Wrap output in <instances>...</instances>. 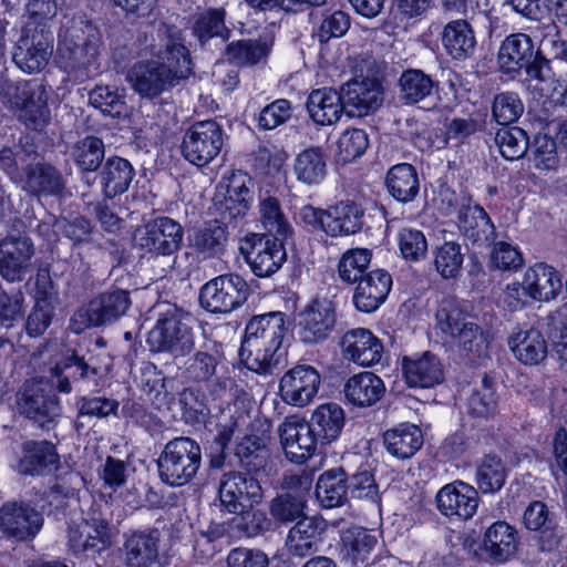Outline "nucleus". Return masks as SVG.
<instances>
[{
	"mask_svg": "<svg viewBox=\"0 0 567 567\" xmlns=\"http://www.w3.org/2000/svg\"><path fill=\"white\" fill-rule=\"evenodd\" d=\"M221 360L223 354L216 347L198 350L185 361L182 374L190 382L212 383V394L220 396L233 384L231 379L217 375Z\"/></svg>",
	"mask_w": 567,
	"mask_h": 567,
	"instance_id": "obj_20",
	"label": "nucleus"
},
{
	"mask_svg": "<svg viewBox=\"0 0 567 567\" xmlns=\"http://www.w3.org/2000/svg\"><path fill=\"white\" fill-rule=\"evenodd\" d=\"M52 48L50 31L44 28L24 29L17 42L13 61L24 72H39L48 64Z\"/></svg>",
	"mask_w": 567,
	"mask_h": 567,
	"instance_id": "obj_17",
	"label": "nucleus"
},
{
	"mask_svg": "<svg viewBox=\"0 0 567 567\" xmlns=\"http://www.w3.org/2000/svg\"><path fill=\"white\" fill-rule=\"evenodd\" d=\"M518 533L506 522L491 525L483 539V548L495 563H505L515 556L518 549Z\"/></svg>",
	"mask_w": 567,
	"mask_h": 567,
	"instance_id": "obj_38",
	"label": "nucleus"
},
{
	"mask_svg": "<svg viewBox=\"0 0 567 567\" xmlns=\"http://www.w3.org/2000/svg\"><path fill=\"white\" fill-rule=\"evenodd\" d=\"M69 548L74 555H95L111 546L109 523L93 512L79 525L70 526Z\"/></svg>",
	"mask_w": 567,
	"mask_h": 567,
	"instance_id": "obj_19",
	"label": "nucleus"
},
{
	"mask_svg": "<svg viewBox=\"0 0 567 567\" xmlns=\"http://www.w3.org/2000/svg\"><path fill=\"white\" fill-rule=\"evenodd\" d=\"M357 284L353 295L355 308L362 312H373L388 297L392 287V277L388 271L377 269L368 272Z\"/></svg>",
	"mask_w": 567,
	"mask_h": 567,
	"instance_id": "obj_31",
	"label": "nucleus"
},
{
	"mask_svg": "<svg viewBox=\"0 0 567 567\" xmlns=\"http://www.w3.org/2000/svg\"><path fill=\"white\" fill-rule=\"evenodd\" d=\"M202 466V447L189 436H176L163 447L157 458L158 476L172 487L189 484Z\"/></svg>",
	"mask_w": 567,
	"mask_h": 567,
	"instance_id": "obj_4",
	"label": "nucleus"
},
{
	"mask_svg": "<svg viewBox=\"0 0 567 567\" xmlns=\"http://www.w3.org/2000/svg\"><path fill=\"white\" fill-rule=\"evenodd\" d=\"M326 528L327 524L320 517H302L290 528L287 535V551L289 555L300 558L315 554L322 543Z\"/></svg>",
	"mask_w": 567,
	"mask_h": 567,
	"instance_id": "obj_29",
	"label": "nucleus"
},
{
	"mask_svg": "<svg viewBox=\"0 0 567 567\" xmlns=\"http://www.w3.org/2000/svg\"><path fill=\"white\" fill-rule=\"evenodd\" d=\"M0 100L29 127L37 128L49 120L45 87L38 80L16 83L9 79H1Z\"/></svg>",
	"mask_w": 567,
	"mask_h": 567,
	"instance_id": "obj_5",
	"label": "nucleus"
},
{
	"mask_svg": "<svg viewBox=\"0 0 567 567\" xmlns=\"http://www.w3.org/2000/svg\"><path fill=\"white\" fill-rule=\"evenodd\" d=\"M385 450L392 456L405 460L413 456L423 445V434L417 425L401 423L383 434Z\"/></svg>",
	"mask_w": 567,
	"mask_h": 567,
	"instance_id": "obj_45",
	"label": "nucleus"
},
{
	"mask_svg": "<svg viewBox=\"0 0 567 567\" xmlns=\"http://www.w3.org/2000/svg\"><path fill=\"white\" fill-rule=\"evenodd\" d=\"M102 365L93 354L79 355L73 352L55 363L50 370V382L54 389L64 394L78 391H91L100 385Z\"/></svg>",
	"mask_w": 567,
	"mask_h": 567,
	"instance_id": "obj_6",
	"label": "nucleus"
},
{
	"mask_svg": "<svg viewBox=\"0 0 567 567\" xmlns=\"http://www.w3.org/2000/svg\"><path fill=\"white\" fill-rule=\"evenodd\" d=\"M225 19L224 8H209L195 16L192 32L202 50L213 54L223 53L233 32Z\"/></svg>",
	"mask_w": 567,
	"mask_h": 567,
	"instance_id": "obj_21",
	"label": "nucleus"
},
{
	"mask_svg": "<svg viewBox=\"0 0 567 567\" xmlns=\"http://www.w3.org/2000/svg\"><path fill=\"white\" fill-rule=\"evenodd\" d=\"M218 495L221 505L229 513H238L258 504L262 498V488L251 473L233 471L223 475Z\"/></svg>",
	"mask_w": 567,
	"mask_h": 567,
	"instance_id": "obj_15",
	"label": "nucleus"
},
{
	"mask_svg": "<svg viewBox=\"0 0 567 567\" xmlns=\"http://www.w3.org/2000/svg\"><path fill=\"white\" fill-rule=\"evenodd\" d=\"M507 477L506 467L496 455H485L476 466V484L484 494L498 492Z\"/></svg>",
	"mask_w": 567,
	"mask_h": 567,
	"instance_id": "obj_57",
	"label": "nucleus"
},
{
	"mask_svg": "<svg viewBox=\"0 0 567 567\" xmlns=\"http://www.w3.org/2000/svg\"><path fill=\"white\" fill-rule=\"evenodd\" d=\"M125 561L131 567H150L158 558V532L134 533L124 543Z\"/></svg>",
	"mask_w": 567,
	"mask_h": 567,
	"instance_id": "obj_50",
	"label": "nucleus"
},
{
	"mask_svg": "<svg viewBox=\"0 0 567 567\" xmlns=\"http://www.w3.org/2000/svg\"><path fill=\"white\" fill-rule=\"evenodd\" d=\"M458 228L472 246L487 247L495 239L494 224L478 205H467L460 209Z\"/></svg>",
	"mask_w": 567,
	"mask_h": 567,
	"instance_id": "obj_34",
	"label": "nucleus"
},
{
	"mask_svg": "<svg viewBox=\"0 0 567 567\" xmlns=\"http://www.w3.org/2000/svg\"><path fill=\"white\" fill-rule=\"evenodd\" d=\"M306 501L302 496L293 493H284L276 496L269 505L271 517L282 524L301 519Z\"/></svg>",
	"mask_w": 567,
	"mask_h": 567,
	"instance_id": "obj_61",
	"label": "nucleus"
},
{
	"mask_svg": "<svg viewBox=\"0 0 567 567\" xmlns=\"http://www.w3.org/2000/svg\"><path fill=\"white\" fill-rule=\"evenodd\" d=\"M248 296V286L238 275H220L206 282L199 291L203 309L213 313H227L241 306Z\"/></svg>",
	"mask_w": 567,
	"mask_h": 567,
	"instance_id": "obj_11",
	"label": "nucleus"
},
{
	"mask_svg": "<svg viewBox=\"0 0 567 567\" xmlns=\"http://www.w3.org/2000/svg\"><path fill=\"white\" fill-rule=\"evenodd\" d=\"M43 515L25 502H8L0 508V529L16 542L32 540L41 530Z\"/></svg>",
	"mask_w": 567,
	"mask_h": 567,
	"instance_id": "obj_16",
	"label": "nucleus"
},
{
	"mask_svg": "<svg viewBox=\"0 0 567 567\" xmlns=\"http://www.w3.org/2000/svg\"><path fill=\"white\" fill-rule=\"evenodd\" d=\"M23 189L33 196H61L65 182L61 172L49 163L28 164L24 168Z\"/></svg>",
	"mask_w": 567,
	"mask_h": 567,
	"instance_id": "obj_33",
	"label": "nucleus"
},
{
	"mask_svg": "<svg viewBox=\"0 0 567 567\" xmlns=\"http://www.w3.org/2000/svg\"><path fill=\"white\" fill-rule=\"evenodd\" d=\"M434 265L443 278H455L463 265L461 245L454 241H446L437 247L434 252Z\"/></svg>",
	"mask_w": 567,
	"mask_h": 567,
	"instance_id": "obj_63",
	"label": "nucleus"
},
{
	"mask_svg": "<svg viewBox=\"0 0 567 567\" xmlns=\"http://www.w3.org/2000/svg\"><path fill=\"white\" fill-rule=\"evenodd\" d=\"M399 97L405 105L430 111L437 106L439 82L419 69L403 71L399 79Z\"/></svg>",
	"mask_w": 567,
	"mask_h": 567,
	"instance_id": "obj_25",
	"label": "nucleus"
},
{
	"mask_svg": "<svg viewBox=\"0 0 567 567\" xmlns=\"http://www.w3.org/2000/svg\"><path fill=\"white\" fill-rule=\"evenodd\" d=\"M126 81L142 97L155 99L177 81L173 69L158 61L134 63L126 73Z\"/></svg>",
	"mask_w": 567,
	"mask_h": 567,
	"instance_id": "obj_18",
	"label": "nucleus"
},
{
	"mask_svg": "<svg viewBox=\"0 0 567 567\" xmlns=\"http://www.w3.org/2000/svg\"><path fill=\"white\" fill-rule=\"evenodd\" d=\"M59 461L53 444L49 442L28 443L23 456L18 463L17 471L24 475H43L52 471Z\"/></svg>",
	"mask_w": 567,
	"mask_h": 567,
	"instance_id": "obj_49",
	"label": "nucleus"
},
{
	"mask_svg": "<svg viewBox=\"0 0 567 567\" xmlns=\"http://www.w3.org/2000/svg\"><path fill=\"white\" fill-rule=\"evenodd\" d=\"M293 171L299 182L318 185L327 175V156L320 147H309L295 159Z\"/></svg>",
	"mask_w": 567,
	"mask_h": 567,
	"instance_id": "obj_52",
	"label": "nucleus"
},
{
	"mask_svg": "<svg viewBox=\"0 0 567 567\" xmlns=\"http://www.w3.org/2000/svg\"><path fill=\"white\" fill-rule=\"evenodd\" d=\"M344 113L349 117H362L378 110L383 101L379 83L365 79L353 80L341 86Z\"/></svg>",
	"mask_w": 567,
	"mask_h": 567,
	"instance_id": "obj_27",
	"label": "nucleus"
},
{
	"mask_svg": "<svg viewBox=\"0 0 567 567\" xmlns=\"http://www.w3.org/2000/svg\"><path fill=\"white\" fill-rule=\"evenodd\" d=\"M34 246L28 236L10 234L0 243V275L9 282L22 281L30 270Z\"/></svg>",
	"mask_w": 567,
	"mask_h": 567,
	"instance_id": "obj_22",
	"label": "nucleus"
},
{
	"mask_svg": "<svg viewBox=\"0 0 567 567\" xmlns=\"http://www.w3.org/2000/svg\"><path fill=\"white\" fill-rule=\"evenodd\" d=\"M385 186L389 194L399 203H412L420 192L419 174L411 164H396L388 171Z\"/></svg>",
	"mask_w": 567,
	"mask_h": 567,
	"instance_id": "obj_48",
	"label": "nucleus"
},
{
	"mask_svg": "<svg viewBox=\"0 0 567 567\" xmlns=\"http://www.w3.org/2000/svg\"><path fill=\"white\" fill-rule=\"evenodd\" d=\"M236 516L229 519V526L235 528L237 538L243 536L254 537L257 536L270 527V520L267 518L265 512L260 509L235 513Z\"/></svg>",
	"mask_w": 567,
	"mask_h": 567,
	"instance_id": "obj_62",
	"label": "nucleus"
},
{
	"mask_svg": "<svg viewBox=\"0 0 567 567\" xmlns=\"http://www.w3.org/2000/svg\"><path fill=\"white\" fill-rule=\"evenodd\" d=\"M135 175L132 164L122 157L112 156L106 159L95 176L105 198L112 199L124 194Z\"/></svg>",
	"mask_w": 567,
	"mask_h": 567,
	"instance_id": "obj_40",
	"label": "nucleus"
},
{
	"mask_svg": "<svg viewBox=\"0 0 567 567\" xmlns=\"http://www.w3.org/2000/svg\"><path fill=\"white\" fill-rule=\"evenodd\" d=\"M92 106L111 117H120L125 113L126 105L115 87L96 85L89 94Z\"/></svg>",
	"mask_w": 567,
	"mask_h": 567,
	"instance_id": "obj_64",
	"label": "nucleus"
},
{
	"mask_svg": "<svg viewBox=\"0 0 567 567\" xmlns=\"http://www.w3.org/2000/svg\"><path fill=\"white\" fill-rule=\"evenodd\" d=\"M71 157L81 172H95L105 157V145L100 137L85 136L73 144Z\"/></svg>",
	"mask_w": 567,
	"mask_h": 567,
	"instance_id": "obj_55",
	"label": "nucleus"
},
{
	"mask_svg": "<svg viewBox=\"0 0 567 567\" xmlns=\"http://www.w3.org/2000/svg\"><path fill=\"white\" fill-rule=\"evenodd\" d=\"M561 287V279L555 268L544 262L529 267L523 278L525 293L539 301L554 299Z\"/></svg>",
	"mask_w": 567,
	"mask_h": 567,
	"instance_id": "obj_39",
	"label": "nucleus"
},
{
	"mask_svg": "<svg viewBox=\"0 0 567 567\" xmlns=\"http://www.w3.org/2000/svg\"><path fill=\"white\" fill-rule=\"evenodd\" d=\"M270 51V45L264 40H238L227 43L223 53L227 61L236 65H255L264 61Z\"/></svg>",
	"mask_w": 567,
	"mask_h": 567,
	"instance_id": "obj_53",
	"label": "nucleus"
},
{
	"mask_svg": "<svg viewBox=\"0 0 567 567\" xmlns=\"http://www.w3.org/2000/svg\"><path fill=\"white\" fill-rule=\"evenodd\" d=\"M385 386L381 378L372 372H361L349 378L343 393L349 403L359 408L372 406L384 395Z\"/></svg>",
	"mask_w": 567,
	"mask_h": 567,
	"instance_id": "obj_41",
	"label": "nucleus"
},
{
	"mask_svg": "<svg viewBox=\"0 0 567 567\" xmlns=\"http://www.w3.org/2000/svg\"><path fill=\"white\" fill-rule=\"evenodd\" d=\"M248 182L249 177L241 172L228 178L224 206L230 217L244 216L248 210L252 198Z\"/></svg>",
	"mask_w": 567,
	"mask_h": 567,
	"instance_id": "obj_56",
	"label": "nucleus"
},
{
	"mask_svg": "<svg viewBox=\"0 0 567 567\" xmlns=\"http://www.w3.org/2000/svg\"><path fill=\"white\" fill-rule=\"evenodd\" d=\"M270 441V424L258 422L251 424L250 433L246 434L236 445L235 455L239 465L248 473L264 468L267 463Z\"/></svg>",
	"mask_w": 567,
	"mask_h": 567,
	"instance_id": "obj_28",
	"label": "nucleus"
},
{
	"mask_svg": "<svg viewBox=\"0 0 567 567\" xmlns=\"http://www.w3.org/2000/svg\"><path fill=\"white\" fill-rule=\"evenodd\" d=\"M307 110L317 124L331 125L336 123L344 113L341 92L326 87L313 90L308 96Z\"/></svg>",
	"mask_w": 567,
	"mask_h": 567,
	"instance_id": "obj_47",
	"label": "nucleus"
},
{
	"mask_svg": "<svg viewBox=\"0 0 567 567\" xmlns=\"http://www.w3.org/2000/svg\"><path fill=\"white\" fill-rule=\"evenodd\" d=\"M341 347L346 359L363 367L378 363L383 353L381 341L367 329L347 331L342 337Z\"/></svg>",
	"mask_w": 567,
	"mask_h": 567,
	"instance_id": "obj_30",
	"label": "nucleus"
},
{
	"mask_svg": "<svg viewBox=\"0 0 567 567\" xmlns=\"http://www.w3.org/2000/svg\"><path fill=\"white\" fill-rule=\"evenodd\" d=\"M495 144L506 159L514 161L526 154L529 138L523 128L503 125L495 134Z\"/></svg>",
	"mask_w": 567,
	"mask_h": 567,
	"instance_id": "obj_58",
	"label": "nucleus"
},
{
	"mask_svg": "<svg viewBox=\"0 0 567 567\" xmlns=\"http://www.w3.org/2000/svg\"><path fill=\"white\" fill-rule=\"evenodd\" d=\"M158 31L164 35V49L159 50L158 58L173 69L176 80L187 78L192 73V59L181 30L162 24Z\"/></svg>",
	"mask_w": 567,
	"mask_h": 567,
	"instance_id": "obj_35",
	"label": "nucleus"
},
{
	"mask_svg": "<svg viewBox=\"0 0 567 567\" xmlns=\"http://www.w3.org/2000/svg\"><path fill=\"white\" fill-rule=\"evenodd\" d=\"M437 509L446 517L464 520L474 516L478 507V493L472 485L455 481L443 486L435 496Z\"/></svg>",
	"mask_w": 567,
	"mask_h": 567,
	"instance_id": "obj_26",
	"label": "nucleus"
},
{
	"mask_svg": "<svg viewBox=\"0 0 567 567\" xmlns=\"http://www.w3.org/2000/svg\"><path fill=\"white\" fill-rule=\"evenodd\" d=\"M316 497L324 508L340 507L349 498L348 474L342 467L324 471L316 484Z\"/></svg>",
	"mask_w": 567,
	"mask_h": 567,
	"instance_id": "obj_44",
	"label": "nucleus"
},
{
	"mask_svg": "<svg viewBox=\"0 0 567 567\" xmlns=\"http://www.w3.org/2000/svg\"><path fill=\"white\" fill-rule=\"evenodd\" d=\"M320 382V374L313 367L296 365L280 379L279 392L286 403L306 406L317 395Z\"/></svg>",
	"mask_w": 567,
	"mask_h": 567,
	"instance_id": "obj_23",
	"label": "nucleus"
},
{
	"mask_svg": "<svg viewBox=\"0 0 567 567\" xmlns=\"http://www.w3.org/2000/svg\"><path fill=\"white\" fill-rule=\"evenodd\" d=\"M378 539L364 528H350L341 536L340 556L352 567H368L374 560L372 550Z\"/></svg>",
	"mask_w": 567,
	"mask_h": 567,
	"instance_id": "obj_37",
	"label": "nucleus"
},
{
	"mask_svg": "<svg viewBox=\"0 0 567 567\" xmlns=\"http://www.w3.org/2000/svg\"><path fill=\"white\" fill-rule=\"evenodd\" d=\"M507 344L514 358L525 365H538L548 354V344L543 333L535 328H517Z\"/></svg>",
	"mask_w": 567,
	"mask_h": 567,
	"instance_id": "obj_32",
	"label": "nucleus"
},
{
	"mask_svg": "<svg viewBox=\"0 0 567 567\" xmlns=\"http://www.w3.org/2000/svg\"><path fill=\"white\" fill-rule=\"evenodd\" d=\"M260 223L268 236L287 239L292 234V227L284 214L280 202L274 196H267L259 203Z\"/></svg>",
	"mask_w": 567,
	"mask_h": 567,
	"instance_id": "obj_54",
	"label": "nucleus"
},
{
	"mask_svg": "<svg viewBox=\"0 0 567 567\" xmlns=\"http://www.w3.org/2000/svg\"><path fill=\"white\" fill-rule=\"evenodd\" d=\"M224 135L221 125L214 120L192 124L181 145L184 158L198 167L206 166L220 153Z\"/></svg>",
	"mask_w": 567,
	"mask_h": 567,
	"instance_id": "obj_9",
	"label": "nucleus"
},
{
	"mask_svg": "<svg viewBox=\"0 0 567 567\" xmlns=\"http://www.w3.org/2000/svg\"><path fill=\"white\" fill-rule=\"evenodd\" d=\"M101 47V34L96 27L82 18L68 21L59 42V56L63 68L79 78H87L95 68Z\"/></svg>",
	"mask_w": 567,
	"mask_h": 567,
	"instance_id": "obj_3",
	"label": "nucleus"
},
{
	"mask_svg": "<svg viewBox=\"0 0 567 567\" xmlns=\"http://www.w3.org/2000/svg\"><path fill=\"white\" fill-rule=\"evenodd\" d=\"M52 383L44 379L25 381L17 393L18 411L43 429H50L60 415V401Z\"/></svg>",
	"mask_w": 567,
	"mask_h": 567,
	"instance_id": "obj_8",
	"label": "nucleus"
},
{
	"mask_svg": "<svg viewBox=\"0 0 567 567\" xmlns=\"http://www.w3.org/2000/svg\"><path fill=\"white\" fill-rule=\"evenodd\" d=\"M319 443L330 444L341 434L346 423L343 409L337 403H324L313 410L308 421Z\"/></svg>",
	"mask_w": 567,
	"mask_h": 567,
	"instance_id": "obj_43",
	"label": "nucleus"
},
{
	"mask_svg": "<svg viewBox=\"0 0 567 567\" xmlns=\"http://www.w3.org/2000/svg\"><path fill=\"white\" fill-rule=\"evenodd\" d=\"M363 209L352 200H341L328 208L326 234L331 237L349 236L361 230Z\"/></svg>",
	"mask_w": 567,
	"mask_h": 567,
	"instance_id": "obj_42",
	"label": "nucleus"
},
{
	"mask_svg": "<svg viewBox=\"0 0 567 567\" xmlns=\"http://www.w3.org/2000/svg\"><path fill=\"white\" fill-rule=\"evenodd\" d=\"M467 412L475 417H488L494 414L497 408V395L494 390V382L486 374L476 384L467 399Z\"/></svg>",
	"mask_w": 567,
	"mask_h": 567,
	"instance_id": "obj_59",
	"label": "nucleus"
},
{
	"mask_svg": "<svg viewBox=\"0 0 567 567\" xmlns=\"http://www.w3.org/2000/svg\"><path fill=\"white\" fill-rule=\"evenodd\" d=\"M371 250L354 248L346 251L338 265L340 278L347 284H355L362 277L371 261Z\"/></svg>",
	"mask_w": 567,
	"mask_h": 567,
	"instance_id": "obj_60",
	"label": "nucleus"
},
{
	"mask_svg": "<svg viewBox=\"0 0 567 567\" xmlns=\"http://www.w3.org/2000/svg\"><path fill=\"white\" fill-rule=\"evenodd\" d=\"M402 371L411 388H431L443 381V368L436 355L424 352L421 357L403 358Z\"/></svg>",
	"mask_w": 567,
	"mask_h": 567,
	"instance_id": "obj_36",
	"label": "nucleus"
},
{
	"mask_svg": "<svg viewBox=\"0 0 567 567\" xmlns=\"http://www.w3.org/2000/svg\"><path fill=\"white\" fill-rule=\"evenodd\" d=\"M132 305L130 292L113 289L99 293L71 318L74 332L81 333L87 328L112 324L121 319Z\"/></svg>",
	"mask_w": 567,
	"mask_h": 567,
	"instance_id": "obj_7",
	"label": "nucleus"
},
{
	"mask_svg": "<svg viewBox=\"0 0 567 567\" xmlns=\"http://www.w3.org/2000/svg\"><path fill=\"white\" fill-rule=\"evenodd\" d=\"M279 436L286 457L293 463H303L316 451L319 440L312 434L308 421L289 417L279 426Z\"/></svg>",
	"mask_w": 567,
	"mask_h": 567,
	"instance_id": "obj_24",
	"label": "nucleus"
},
{
	"mask_svg": "<svg viewBox=\"0 0 567 567\" xmlns=\"http://www.w3.org/2000/svg\"><path fill=\"white\" fill-rule=\"evenodd\" d=\"M228 238L227 227L218 220L207 223L189 237L188 247L204 259L220 255Z\"/></svg>",
	"mask_w": 567,
	"mask_h": 567,
	"instance_id": "obj_51",
	"label": "nucleus"
},
{
	"mask_svg": "<svg viewBox=\"0 0 567 567\" xmlns=\"http://www.w3.org/2000/svg\"><path fill=\"white\" fill-rule=\"evenodd\" d=\"M498 70L515 78L524 70L532 80L540 82L561 81L567 78V50L563 49L553 59L546 58L526 33L507 35L497 53Z\"/></svg>",
	"mask_w": 567,
	"mask_h": 567,
	"instance_id": "obj_1",
	"label": "nucleus"
},
{
	"mask_svg": "<svg viewBox=\"0 0 567 567\" xmlns=\"http://www.w3.org/2000/svg\"><path fill=\"white\" fill-rule=\"evenodd\" d=\"M183 237L184 228L178 221L161 216L138 227L134 241L154 257H169L179 249Z\"/></svg>",
	"mask_w": 567,
	"mask_h": 567,
	"instance_id": "obj_10",
	"label": "nucleus"
},
{
	"mask_svg": "<svg viewBox=\"0 0 567 567\" xmlns=\"http://www.w3.org/2000/svg\"><path fill=\"white\" fill-rule=\"evenodd\" d=\"M442 44L454 60L464 61L471 58L476 45L471 24L464 19L450 21L443 29Z\"/></svg>",
	"mask_w": 567,
	"mask_h": 567,
	"instance_id": "obj_46",
	"label": "nucleus"
},
{
	"mask_svg": "<svg viewBox=\"0 0 567 567\" xmlns=\"http://www.w3.org/2000/svg\"><path fill=\"white\" fill-rule=\"evenodd\" d=\"M337 324L336 305L328 298H315L299 312L296 331L305 344H318L326 341Z\"/></svg>",
	"mask_w": 567,
	"mask_h": 567,
	"instance_id": "obj_13",
	"label": "nucleus"
},
{
	"mask_svg": "<svg viewBox=\"0 0 567 567\" xmlns=\"http://www.w3.org/2000/svg\"><path fill=\"white\" fill-rule=\"evenodd\" d=\"M284 240L266 234H251L240 249L257 277H270L286 261L287 255Z\"/></svg>",
	"mask_w": 567,
	"mask_h": 567,
	"instance_id": "obj_14",
	"label": "nucleus"
},
{
	"mask_svg": "<svg viewBox=\"0 0 567 567\" xmlns=\"http://www.w3.org/2000/svg\"><path fill=\"white\" fill-rule=\"evenodd\" d=\"M147 342L153 351L167 352L177 359L194 349V333L179 315L166 313L151 330Z\"/></svg>",
	"mask_w": 567,
	"mask_h": 567,
	"instance_id": "obj_12",
	"label": "nucleus"
},
{
	"mask_svg": "<svg viewBox=\"0 0 567 567\" xmlns=\"http://www.w3.org/2000/svg\"><path fill=\"white\" fill-rule=\"evenodd\" d=\"M286 332V316L282 312L254 317L246 326L239 350L240 360L251 371L271 373L279 364L277 352Z\"/></svg>",
	"mask_w": 567,
	"mask_h": 567,
	"instance_id": "obj_2",
	"label": "nucleus"
}]
</instances>
